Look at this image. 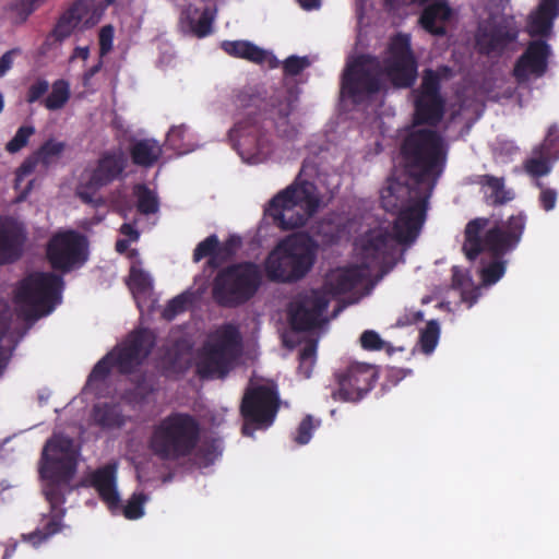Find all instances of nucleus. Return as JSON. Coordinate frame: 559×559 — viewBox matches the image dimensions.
<instances>
[{
    "label": "nucleus",
    "mask_w": 559,
    "mask_h": 559,
    "mask_svg": "<svg viewBox=\"0 0 559 559\" xmlns=\"http://www.w3.org/2000/svg\"><path fill=\"white\" fill-rule=\"evenodd\" d=\"M439 78L431 70L425 72L420 91L415 99L417 122L436 124L443 115V100L439 95Z\"/></svg>",
    "instance_id": "dca6fc26"
},
{
    "label": "nucleus",
    "mask_w": 559,
    "mask_h": 559,
    "mask_svg": "<svg viewBox=\"0 0 559 559\" xmlns=\"http://www.w3.org/2000/svg\"><path fill=\"white\" fill-rule=\"evenodd\" d=\"M182 21L191 33L198 37H204L212 32V23L214 20L213 13L210 9H203L188 4L182 11Z\"/></svg>",
    "instance_id": "a878e982"
},
{
    "label": "nucleus",
    "mask_w": 559,
    "mask_h": 559,
    "mask_svg": "<svg viewBox=\"0 0 559 559\" xmlns=\"http://www.w3.org/2000/svg\"><path fill=\"white\" fill-rule=\"evenodd\" d=\"M313 260L314 248L309 238L287 237L266 260L269 280H299L311 269Z\"/></svg>",
    "instance_id": "1a4fd4ad"
},
{
    "label": "nucleus",
    "mask_w": 559,
    "mask_h": 559,
    "mask_svg": "<svg viewBox=\"0 0 559 559\" xmlns=\"http://www.w3.org/2000/svg\"><path fill=\"white\" fill-rule=\"evenodd\" d=\"M160 153V146L154 140L139 141L131 150L133 162L141 166H151L158 159Z\"/></svg>",
    "instance_id": "c756f323"
},
{
    "label": "nucleus",
    "mask_w": 559,
    "mask_h": 559,
    "mask_svg": "<svg viewBox=\"0 0 559 559\" xmlns=\"http://www.w3.org/2000/svg\"><path fill=\"white\" fill-rule=\"evenodd\" d=\"M114 28L111 25L102 27L99 32V50L100 55H107L112 48Z\"/></svg>",
    "instance_id": "8fccbe9b"
},
{
    "label": "nucleus",
    "mask_w": 559,
    "mask_h": 559,
    "mask_svg": "<svg viewBox=\"0 0 559 559\" xmlns=\"http://www.w3.org/2000/svg\"><path fill=\"white\" fill-rule=\"evenodd\" d=\"M281 406L276 385L257 384L249 386L241 399L240 415L243 419L241 432L252 437L257 429H267L273 425Z\"/></svg>",
    "instance_id": "9d476101"
},
{
    "label": "nucleus",
    "mask_w": 559,
    "mask_h": 559,
    "mask_svg": "<svg viewBox=\"0 0 559 559\" xmlns=\"http://www.w3.org/2000/svg\"><path fill=\"white\" fill-rule=\"evenodd\" d=\"M14 305L19 318L34 322L52 312L61 301L64 282H20Z\"/></svg>",
    "instance_id": "9b49d317"
},
{
    "label": "nucleus",
    "mask_w": 559,
    "mask_h": 559,
    "mask_svg": "<svg viewBox=\"0 0 559 559\" xmlns=\"http://www.w3.org/2000/svg\"><path fill=\"white\" fill-rule=\"evenodd\" d=\"M314 429L313 419L311 415H307L297 428V435L295 441L299 444H307L311 437L312 430Z\"/></svg>",
    "instance_id": "49530a36"
},
{
    "label": "nucleus",
    "mask_w": 559,
    "mask_h": 559,
    "mask_svg": "<svg viewBox=\"0 0 559 559\" xmlns=\"http://www.w3.org/2000/svg\"><path fill=\"white\" fill-rule=\"evenodd\" d=\"M120 233L130 240H136L139 238L138 230L131 224H123L120 227Z\"/></svg>",
    "instance_id": "e2e57ef3"
},
{
    "label": "nucleus",
    "mask_w": 559,
    "mask_h": 559,
    "mask_svg": "<svg viewBox=\"0 0 559 559\" xmlns=\"http://www.w3.org/2000/svg\"><path fill=\"white\" fill-rule=\"evenodd\" d=\"M317 348L318 341L317 340H308L299 353V358L308 359V360H317Z\"/></svg>",
    "instance_id": "5fc2aeb1"
},
{
    "label": "nucleus",
    "mask_w": 559,
    "mask_h": 559,
    "mask_svg": "<svg viewBox=\"0 0 559 559\" xmlns=\"http://www.w3.org/2000/svg\"><path fill=\"white\" fill-rule=\"evenodd\" d=\"M431 2L428 4L419 19V23L424 29L433 35L445 34V23L451 19L452 10L445 0H426Z\"/></svg>",
    "instance_id": "4be33fe9"
},
{
    "label": "nucleus",
    "mask_w": 559,
    "mask_h": 559,
    "mask_svg": "<svg viewBox=\"0 0 559 559\" xmlns=\"http://www.w3.org/2000/svg\"><path fill=\"white\" fill-rule=\"evenodd\" d=\"M404 169L390 178L380 192L384 211L395 215L393 235L386 227L374 228L355 242L359 265L350 267L341 280H380L403 255V245L415 241L426 218L427 201L445 160L440 136L419 129L405 140Z\"/></svg>",
    "instance_id": "f257e3e1"
},
{
    "label": "nucleus",
    "mask_w": 559,
    "mask_h": 559,
    "mask_svg": "<svg viewBox=\"0 0 559 559\" xmlns=\"http://www.w3.org/2000/svg\"><path fill=\"white\" fill-rule=\"evenodd\" d=\"M299 359L298 372L305 378H310L316 360Z\"/></svg>",
    "instance_id": "052dcab7"
},
{
    "label": "nucleus",
    "mask_w": 559,
    "mask_h": 559,
    "mask_svg": "<svg viewBox=\"0 0 559 559\" xmlns=\"http://www.w3.org/2000/svg\"><path fill=\"white\" fill-rule=\"evenodd\" d=\"M23 237L12 225L0 223V264L19 258Z\"/></svg>",
    "instance_id": "bb28decb"
},
{
    "label": "nucleus",
    "mask_w": 559,
    "mask_h": 559,
    "mask_svg": "<svg viewBox=\"0 0 559 559\" xmlns=\"http://www.w3.org/2000/svg\"><path fill=\"white\" fill-rule=\"evenodd\" d=\"M40 162L39 156L34 154L33 156L26 158L23 164L17 169L15 187L17 188L24 176L29 175L36 167L37 163Z\"/></svg>",
    "instance_id": "3c124183"
},
{
    "label": "nucleus",
    "mask_w": 559,
    "mask_h": 559,
    "mask_svg": "<svg viewBox=\"0 0 559 559\" xmlns=\"http://www.w3.org/2000/svg\"><path fill=\"white\" fill-rule=\"evenodd\" d=\"M17 52V49H12L2 55L0 58V76H3L11 69L13 57Z\"/></svg>",
    "instance_id": "6e6d98bb"
},
{
    "label": "nucleus",
    "mask_w": 559,
    "mask_h": 559,
    "mask_svg": "<svg viewBox=\"0 0 559 559\" xmlns=\"http://www.w3.org/2000/svg\"><path fill=\"white\" fill-rule=\"evenodd\" d=\"M481 182L492 190L490 198L493 200L495 204H503L512 199L510 192L504 190L503 180L501 178L484 176Z\"/></svg>",
    "instance_id": "a19ab883"
},
{
    "label": "nucleus",
    "mask_w": 559,
    "mask_h": 559,
    "mask_svg": "<svg viewBox=\"0 0 559 559\" xmlns=\"http://www.w3.org/2000/svg\"><path fill=\"white\" fill-rule=\"evenodd\" d=\"M559 139V132L556 127H550L548 130L547 138L545 139V142L543 144V150H545L547 153L552 145L555 141Z\"/></svg>",
    "instance_id": "680f3d73"
},
{
    "label": "nucleus",
    "mask_w": 559,
    "mask_h": 559,
    "mask_svg": "<svg viewBox=\"0 0 559 559\" xmlns=\"http://www.w3.org/2000/svg\"><path fill=\"white\" fill-rule=\"evenodd\" d=\"M440 338V325L437 320H429L420 331L419 345L425 354H431L438 345Z\"/></svg>",
    "instance_id": "f704fd0d"
},
{
    "label": "nucleus",
    "mask_w": 559,
    "mask_h": 559,
    "mask_svg": "<svg viewBox=\"0 0 559 559\" xmlns=\"http://www.w3.org/2000/svg\"><path fill=\"white\" fill-rule=\"evenodd\" d=\"M223 48L229 55L248 59L258 64H266L271 69L278 66V60L270 51L249 41H225Z\"/></svg>",
    "instance_id": "5701e85b"
},
{
    "label": "nucleus",
    "mask_w": 559,
    "mask_h": 559,
    "mask_svg": "<svg viewBox=\"0 0 559 559\" xmlns=\"http://www.w3.org/2000/svg\"><path fill=\"white\" fill-rule=\"evenodd\" d=\"M309 66L307 58L292 56L284 62V70L287 74L296 75Z\"/></svg>",
    "instance_id": "de8ad7c7"
},
{
    "label": "nucleus",
    "mask_w": 559,
    "mask_h": 559,
    "mask_svg": "<svg viewBox=\"0 0 559 559\" xmlns=\"http://www.w3.org/2000/svg\"><path fill=\"white\" fill-rule=\"evenodd\" d=\"M200 438V426L188 413L175 412L154 427L150 448L162 460H179L192 454Z\"/></svg>",
    "instance_id": "0eeeda50"
},
{
    "label": "nucleus",
    "mask_w": 559,
    "mask_h": 559,
    "mask_svg": "<svg viewBox=\"0 0 559 559\" xmlns=\"http://www.w3.org/2000/svg\"><path fill=\"white\" fill-rule=\"evenodd\" d=\"M292 104L288 99L273 98L270 104L269 115L274 121L277 133L286 139H294L298 134L297 124L289 119Z\"/></svg>",
    "instance_id": "393cba45"
},
{
    "label": "nucleus",
    "mask_w": 559,
    "mask_h": 559,
    "mask_svg": "<svg viewBox=\"0 0 559 559\" xmlns=\"http://www.w3.org/2000/svg\"><path fill=\"white\" fill-rule=\"evenodd\" d=\"M126 283L129 285L130 290H132L133 293L140 288L144 289L152 284V282H140V281L126 282Z\"/></svg>",
    "instance_id": "774afa93"
},
{
    "label": "nucleus",
    "mask_w": 559,
    "mask_h": 559,
    "mask_svg": "<svg viewBox=\"0 0 559 559\" xmlns=\"http://www.w3.org/2000/svg\"><path fill=\"white\" fill-rule=\"evenodd\" d=\"M548 56L549 46L545 40L531 41L514 68L515 76L519 80H526L532 74L540 76L546 70Z\"/></svg>",
    "instance_id": "a211bd4d"
},
{
    "label": "nucleus",
    "mask_w": 559,
    "mask_h": 559,
    "mask_svg": "<svg viewBox=\"0 0 559 559\" xmlns=\"http://www.w3.org/2000/svg\"><path fill=\"white\" fill-rule=\"evenodd\" d=\"M519 34V27L513 16H501L480 24L476 35V45L481 53L498 55Z\"/></svg>",
    "instance_id": "2eb2a0df"
},
{
    "label": "nucleus",
    "mask_w": 559,
    "mask_h": 559,
    "mask_svg": "<svg viewBox=\"0 0 559 559\" xmlns=\"http://www.w3.org/2000/svg\"><path fill=\"white\" fill-rule=\"evenodd\" d=\"M78 450L72 438L53 435L47 440L41 452L40 474L49 479L45 496L51 509L64 502L60 484H68L74 476L78 466Z\"/></svg>",
    "instance_id": "6e6552de"
},
{
    "label": "nucleus",
    "mask_w": 559,
    "mask_h": 559,
    "mask_svg": "<svg viewBox=\"0 0 559 559\" xmlns=\"http://www.w3.org/2000/svg\"><path fill=\"white\" fill-rule=\"evenodd\" d=\"M239 132H240V124H237V126L233 129V131H231V136H233V138H236V136H237V138H239V141H238V143L236 144V147H237V150H239V152H240L241 156H242L243 158H246V159H248V160H249L250 158L245 156L246 145H247V143L249 142V139H248V138H243V139H242V138L239 135Z\"/></svg>",
    "instance_id": "13d9d810"
},
{
    "label": "nucleus",
    "mask_w": 559,
    "mask_h": 559,
    "mask_svg": "<svg viewBox=\"0 0 559 559\" xmlns=\"http://www.w3.org/2000/svg\"><path fill=\"white\" fill-rule=\"evenodd\" d=\"M75 10V15L80 17L82 28H91L95 26L102 19L105 5L95 3V0H78L71 7Z\"/></svg>",
    "instance_id": "c85d7f7f"
},
{
    "label": "nucleus",
    "mask_w": 559,
    "mask_h": 559,
    "mask_svg": "<svg viewBox=\"0 0 559 559\" xmlns=\"http://www.w3.org/2000/svg\"><path fill=\"white\" fill-rule=\"evenodd\" d=\"M76 29L83 31L84 28H82L80 17H78V15H75V10H72L70 8L67 12H64L60 16V19L53 29V36L58 40H62V39L69 37Z\"/></svg>",
    "instance_id": "473e14b6"
},
{
    "label": "nucleus",
    "mask_w": 559,
    "mask_h": 559,
    "mask_svg": "<svg viewBox=\"0 0 559 559\" xmlns=\"http://www.w3.org/2000/svg\"><path fill=\"white\" fill-rule=\"evenodd\" d=\"M558 14L559 0H542L527 16L526 32L532 37H548L551 34L554 19Z\"/></svg>",
    "instance_id": "412c9836"
},
{
    "label": "nucleus",
    "mask_w": 559,
    "mask_h": 559,
    "mask_svg": "<svg viewBox=\"0 0 559 559\" xmlns=\"http://www.w3.org/2000/svg\"><path fill=\"white\" fill-rule=\"evenodd\" d=\"M417 75V63L411 49V37L399 34L391 38L382 62L371 56L349 61L343 73L342 94L360 103L385 86V78L396 87L411 86Z\"/></svg>",
    "instance_id": "f03ea898"
},
{
    "label": "nucleus",
    "mask_w": 559,
    "mask_h": 559,
    "mask_svg": "<svg viewBox=\"0 0 559 559\" xmlns=\"http://www.w3.org/2000/svg\"><path fill=\"white\" fill-rule=\"evenodd\" d=\"M92 417L95 424L104 429L121 428L126 423L120 405L111 403L95 404Z\"/></svg>",
    "instance_id": "cd10ccee"
},
{
    "label": "nucleus",
    "mask_w": 559,
    "mask_h": 559,
    "mask_svg": "<svg viewBox=\"0 0 559 559\" xmlns=\"http://www.w3.org/2000/svg\"><path fill=\"white\" fill-rule=\"evenodd\" d=\"M155 335L148 329H138L128 334L117 345L112 354V365L120 374H133L151 355L155 346Z\"/></svg>",
    "instance_id": "f8f14e48"
},
{
    "label": "nucleus",
    "mask_w": 559,
    "mask_h": 559,
    "mask_svg": "<svg viewBox=\"0 0 559 559\" xmlns=\"http://www.w3.org/2000/svg\"><path fill=\"white\" fill-rule=\"evenodd\" d=\"M64 148V144L56 141H47L38 151L37 155L40 158V162L44 164H48L50 158L53 156H58Z\"/></svg>",
    "instance_id": "a18cd8bd"
},
{
    "label": "nucleus",
    "mask_w": 559,
    "mask_h": 559,
    "mask_svg": "<svg viewBox=\"0 0 559 559\" xmlns=\"http://www.w3.org/2000/svg\"><path fill=\"white\" fill-rule=\"evenodd\" d=\"M525 169L533 176H544L548 174L549 166L545 158H531L525 164Z\"/></svg>",
    "instance_id": "09e8293b"
},
{
    "label": "nucleus",
    "mask_w": 559,
    "mask_h": 559,
    "mask_svg": "<svg viewBox=\"0 0 559 559\" xmlns=\"http://www.w3.org/2000/svg\"><path fill=\"white\" fill-rule=\"evenodd\" d=\"M144 492H134L122 507V514L128 520H138L144 515V504L147 501Z\"/></svg>",
    "instance_id": "4c0bfd02"
},
{
    "label": "nucleus",
    "mask_w": 559,
    "mask_h": 559,
    "mask_svg": "<svg viewBox=\"0 0 559 559\" xmlns=\"http://www.w3.org/2000/svg\"><path fill=\"white\" fill-rule=\"evenodd\" d=\"M49 90V83L45 80H37L33 83L27 93V102L34 103L44 96Z\"/></svg>",
    "instance_id": "603ef678"
},
{
    "label": "nucleus",
    "mask_w": 559,
    "mask_h": 559,
    "mask_svg": "<svg viewBox=\"0 0 559 559\" xmlns=\"http://www.w3.org/2000/svg\"><path fill=\"white\" fill-rule=\"evenodd\" d=\"M194 295L185 292L168 301L164 309L163 317L167 320H173L177 314L188 310L194 302Z\"/></svg>",
    "instance_id": "e433bc0d"
},
{
    "label": "nucleus",
    "mask_w": 559,
    "mask_h": 559,
    "mask_svg": "<svg viewBox=\"0 0 559 559\" xmlns=\"http://www.w3.org/2000/svg\"><path fill=\"white\" fill-rule=\"evenodd\" d=\"M337 390L332 392L335 401L358 402L373 386L377 381V370L373 366L362 362H350L335 373Z\"/></svg>",
    "instance_id": "ddd939ff"
},
{
    "label": "nucleus",
    "mask_w": 559,
    "mask_h": 559,
    "mask_svg": "<svg viewBox=\"0 0 559 559\" xmlns=\"http://www.w3.org/2000/svg\"><path fill=\"white\" fill-rule=\"evenodd\" d=\"M238 102L240 103L241 106H245V107H248L251 105L261 107V104L263 103V100L259 96L248 94V93H241L238 96Z\"/></svg>",
    "instance_id": "4d7b16f0"
},
{
    "label": "nucleus",
    "mask_w": 559,
    "mask_h": 559,
    "mask_svg": "<svg viewBox=\"0 0 559 559\" xmlns=\"http://www.w3.org/2000/svg\"><path fill=\"white\" fill-rule=\"evenodd\" d=\"M135 195L138 197V209L143 214H153L158 210V201L153 191L145 186L135 187Z\"/></svg>",
    "instance_id": "58836bf2"
},
{
    "label": "nucleus",
    "mask_w": 559,
    "mask_h": 559,
    "mask_svg": "<svg viewBox=\"0 0 559 559\" xmlns=\"http://www.w3.org/2000/svg\"><path fill=\"white\" fill-rule=\"evenodd\" d=\"M426 0H385V3L391 8L395 9L403 4L418 3L424 4Z\"/></svg>",
    "instance_id": "0e129e2a"
},
{
    "label": "nucleus",
    "mask_w": 559,
    "mask_h": 559,
    "mask_svg": "<svg viewBox=\"0 0 559 559\" xmlns=\"http://www.w3.org/2000/svg\"><path fill=\"white\" fill-rule=\"evenodd\" d=\"M543 206L546 211L551 210L556 203V192L552 190H545L542 192L540 197Z\"/></svg>",
    "instance_id": "bf43d9fd"
},
{
    "label": "nucleus",
    "mask_w": 559,
    "mask_h": 559,
    "mask_svg": "<svg viewBox=\"0 0 559 559\" xmlns=\"http://www.w3.org/2000/svg\"><path fill=\"white\" fill-rule=\"evenodd\" d=\"M129 280H146V274L140 265H132Z\"/></svg>",
    "instance_id": "69168bd1"
},
{
    "label": "nucleus",
    "mask_w": 559,
    "mask_h": 559,
    "mask_svg": "<svg viewBox=\"0 0 559 559\" xmlns=\"http://www.w3.org/2000/svg\"><path fill=\"white\" fill-rule=\"evenodd\" d=\"M237 325L224 323L211 332L197 354L195 372L204 380L225 379L242 354Z\"/></svg>",
    "instance_id": "423d86ee"
},
{
    "label": "nucleus",
    "mask_w": 559,
    "mask_h": 559,
    "mask_svg": "<svg viewBox=\"0 0 559 559\" xmlns=\"http://www.w3.org/2000/svg\"><path fill=\"white\" fill-rule=\"evenodd\" d=\"M112 367L115 368V366L112 365V354L107 353L93 367L88 376V382L92 383L97 381H104L109 376Z\"/></svg>",
    "instance_id": "79ce46f5"
},
{
    "label": "nucleus",
    "mask_w": 559,
    "mask_h": 559,
    "mask_svg": "<svg viewBox=\"0 0 559 559\" xmlns=\"http://www.w3.org/2000/svg\"><path fill=\"white\" fill-rule=\"evenodd\" d=\"M240 246L239 237L230 236L224 242H219L217 236L211 235L197 246L193 252V261L199 262L207 258L206 266L217 270L234 257Z\"/></svg>",
    "instance_id": "f3484780"
},
{
    "label": "nucleus",
    "mask_w": 559,
    "mask_h": 559,
    "mask_svg": "<svg viewBox=\"0 0 559 559\" xmlns=\"http://www.w3.org/2000/svg\"><path fill=\"white\" fill-rule=\"evenodd\" d=\"M424 319V313L418 311H406L405 313L401 314L396 320V326L404 328L408 325L416 324Z\"/></svg>",
    "instance_id": "864d4df0"
},
{
    "label": "nucleus",
    "mask_w": 559,
    "mask_h": 559,
    "mask_svg": "<svg viewBox=\"0 0 559 559\" xmlns=\"http://www.w3.org/2000/svg\"><path fill=\"white\" fill-rule=\"evenodd\" d=\"M130 381L134 384L135 389L142 396H146L154 392L153 379L146 372L133 373Z\"/></svg>",
    "instance_id": "c03bdc74"
},
{
    "label": "nucleus",
    "mask_w": 559,
    "mask_h": 559,
    "mask_svg": "<svg viewBox=\"0 0 559 559\" xmlns=\"http://www.w3.org/2000/svg\"><path fill=\"white\" fill-rule=\"evenodd\" d=\"M47 257L55 270L70 272L87 260V242L74 231L57 234L48 243Z\"/></svg>",
    "instance_id": "4468645a"
},
{
    "label": "nucleus",
    "mask_w": 559,
    "mask_h": 559,
    "mask_svg": "<svg viewBox=\"0 0 559 559\" xmlns=\"http://www.w3.org/2000/svg\"><path fill=\"white\" fill-rule=\"evenodd\" d=\"M360 345L366 350L377 352L384 349L389 354L393 352V347L383 341L373 330H366L362 332L360 335Z\"/></svg>",
    "instance_id": "ea45409f"
},
{
    "label": "nucleus",
    "mask_w": 559,
    "mask_h": 559,
    "mask_svg": "<svg viewBox=\"0 0 559 559\" xmlns=\"http://www.w3.org/2000/svg\"><path fill=\"white\" fill-rule=\"evenodd\" d=\"M314 170L313 165H305L297 182L271 200L266 212L283 229H294L305 225L317 212L320 203L317 191L319 187L331 193L340 187V177L336 174L317 173L314 181L301 179L310 177Z\"/></svg>",
    "instance_id": "7ed1b4c3"
},
{
    "label": "nucleus",
    "mask_w": 559,
    "mask_h": 559,
    "mask_svg": "<svg viewBox=\"0 0 559 559\" xmlns=\"http://www.w3.org/2000/svg\"><path fill=\"white\" fill-rule=\"evenodd\" d=\"M124 168V159L121 154L105 155L92 173L87 181V188L98 189L114 180Z\"/></svg>",
    "instance_id": "b1692460"
},
{
    "label": "nucleus",
    "mask_w": 559,
    "mask_h": 559,
    "mask_svg": "<svg viewBox=\"0 0 559 559\" xmlns=\"http://www.w3.org/2000/svg\"><path fill=\"white\" fill-rule=\"evenodd\" d=\"M213 297L224 307H235L248 301L262 282H214Z\"/></svg>",
    "instance_id": "6ab92c4d"
},
{
    "label": "nucleus",
    "mask_w": 559,
    "mask_h": 559,
    "mask_svg": "<svg viewBox=\"0 0 559 559\" xmlns=\"http://www.w3.org/2000/svg\"><path fill=\"white\" fill-rule=\"evenodd\" d=\"M336 298L332 282H323L319 288L296 293L286 305V319L293 332L305 333L324 330L345 308L337 302L332 312L330 304Z\"/></svg>",
    "instance_id": "39448f33"
},
{
    "label": "nucleus",
    "mask_w": 559,
    "mask_h": 559,
    "mask_svg": "<svg viewBox=\"0 0 559 559\" xmlns=\"http://www.w3.org/2000/svg\"><path fill=\"white\" fill-rule=\"evenodd\" d=\"M34 132L35 130L31 126L21 127L13 139L7 143L5 150L12 154L19 152L27 144L29 136L33 135Z\"/></svg>",
    "instance_id": "37998d69"
},
{
    "label": "nucleus",
    "mask_w": 559,
    "mask_h": 559,
    "mask_svg": "<svg viewBox=\"0 0 559 559\" xmlns=\"http://www.w3.org/2000/svg\"><path fill=\"white\" fill-rule=\"evenodd\" d=\"M474 282H452L450 289L460 297V301L473 307L480 297V287L474 286Z\"/></svg>",
    "instance_id": "c9c22d12"
},
{
    "label": "nucleus",
    "mask_w": 559,
    "mask_h": 559,
    "mask_svg": "<svg viewBox=\"0 0 559 559\" xmlns=\"http://www.w3.org/2000/svg\"><path fill=\"white\" fill-rule=\"evenodd\" d=\"M117 466L106 464L97 468L91 476V484L98 492L100 500L110 511L120 508V496L117 490Z\"/></svg>",
    "instance_id": "aec40b11"
},
{
    "label": "nucleus",
    "mask_w": 559,
    "mask_h": 559,
    "mask_svg": "<svg viewBox=\"0 0 559 559\" xmlns=\"http://www.w3.org/2000/svg\"><path fill=\"white\" fill-rule=\"evenodd\" d=\"M61 530V520L59 516H51L44 524L43 528H37L35 532L24 535V539L32 543L33 546L37 547L51 536L57 534Z\"/></svg>",
    "instance_id": "72a5a7b5"
},
{
    "label": "nucleus",
    "mask_w": 559,
    "mask_h": 559,
    "mask_svg": "<svg viewBox=\"0 0 559 559\" xmlns=\"http://www.w3.org/2000/svg\"><path fill=\"white\" fill-rule=\"evenodd\" d=\"M488 221L476 218L465 229L463 250L468 259H474L481 250H489L495 258L481 267L483 280H499L504 274L506 262L499 255L511 249L520 240L524 221L521 216H512L507 223L497 225L479 237Z\"/></svg>",
    "instance_id": "20e7f679"
},
{
    "label": "nucleus",
    "mask_w": 559,
    "mask_h": 559,
    "mask_svg": "<svg viewBox=\"0 0 559 559\" xmlns=\"http://www.w3.org/2000/svg\"><path fill=\"white\" fill-rule=\"evenodd\" d=\"M70 98V86L64 80H58L52 84L50 94L44 99V105L49 110L61 109Z\"/></svg>",
    "instance_id": "2f4dec72"
},
{
    "label": "nucleus",
    "mask_w": 559,
    "mask_h": 559,
    "mask_svg": "<svg viewBox=\"0 0 559 559\" xmlns=\"http://www.w3.org/2000/svg\"><path fill=\"white\" fill-rule=\"evenodd\" d=\"M260 267L251 262L233 264L219 272L214 280H260Z\"/></svg>",
    "instance_id": "7c9ffc66"
},
{
    "label": "nucleus",
    "mask_w": 559,
    "mask_h": 559,
    "mask_svg": "<svg viewBox=\"0 0 559 559\" xmlns=\"http://www.w3.org/2000/svg\"><path fill=\"white\" fill-rule=\"evenodd\" d=\"M88 55H90L88 47H78L74 49V52H73L71 59L79 57V58H82L83 60H86L88 58Z\"/></svg>",
    "instance_id": "338daca9"
}]
</instances>
